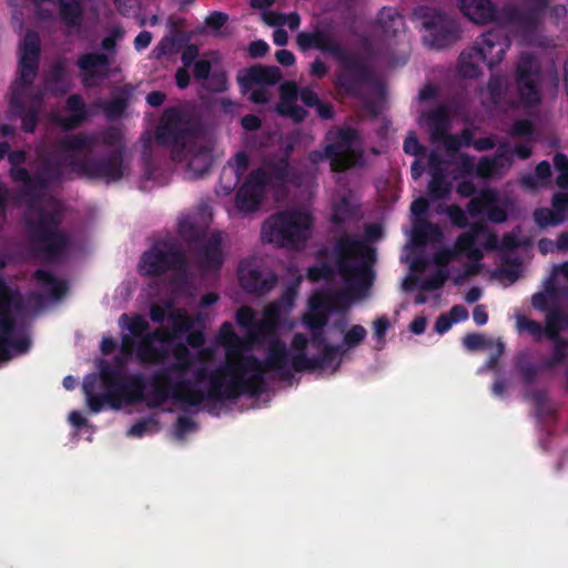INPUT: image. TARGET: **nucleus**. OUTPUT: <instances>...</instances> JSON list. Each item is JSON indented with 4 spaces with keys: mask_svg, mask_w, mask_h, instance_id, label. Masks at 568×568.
<instances>
[{
    "mask_svg": "<svg viewBox=\"0 0 568 568\" xmlns=\"http://www.w3.org/2000/svg\"><path fill=\"white\" fill-rule=\"evenodd\" d=\"M500 169V166L496 163V160L488 156H483L479 159L476 169L475 174L483 179L491 178L497 171Z\"/></svg>",
    "mask_w": 568,
    "mask_h": 568,
    "instance_id": "obj_60",
    "label": "nucleus"
},
{
    "mask_svg": "<svg viewBox=\"0 0 568 568\" xmlns=\"http://www.w3.org/2000/svg\"><path fill=\"white\" fill-rule=\"evenodd\" d=\"M325 155L331 162L334 172H344L355 166L363 158L361 136L356 129L351 126L338 128L327 135Z\"/></svg>",
    "mask_w": 568,
    "mask_h": 568,
    "instance_id": "obj_9",
    "label": "nucleus"
},
{
    "mask_svg": "<svg viewBox=\"0 0 568 568\" xmlns=\"http://www.w3.org/2000/svg\"><path fill=\"white\" fill-rule=\"evenodd\" d=\"M446 214L450 219L452 223L459 229H464L469 225L465 211L457 204L448 205L446 207Z\"/></svg>",
    "mask_w": 568,
    "mask_h": 568,
    "instance_id": "obj_63",
    "label": "nucleus"
},
{
    "mask_svg": "<svg viewBox=\"0 0 568 568\" xmlns=\"http://www.w3.org/2000/svg\"><path fill=\"white\" fill-rule=\"evenodd\" d=\"M274 329V325L267 321H255L253 325L247 329V342L252 343L260 341L266 335L271 334Z\"/></svg>",
    "mask_w": 568,
    "mask_h": 568,
    "instance_id": "obj_56",
    "label": "nucleus"
},
{
    "mask_svg": "<svg viewBox=\"0 0 568 568\" xmlns=\"http://www.w3.org/2000/svg\"><path fill=\"white\" fill-rule=\"evenodd\" d=\"M423 118L429 126V134L433 142H443L448 153H456L463 148L460 138L457 134L448 133L450 120L448 109L445 104H439L424 113Z\"/></svg>",
    "mask_w": 568,
    "mask_h": 568,
    "instance_id": "obj_20",
    "label": "nucleus"
},
{
    "mask_svg": "<svg viewBox=\"0 0 568 568\" xmlns=\"http://www.w3.org/2000/svg\"><path fill=\"white\" fill-rule=\"evenodd\" d=\"M150 392L146 395V399L144 403L149 408H158L165 404L170 398L174 402V394L173 392L162 387L161 385L150 382Z\"/></svg>",
    "mask_w": 568,
    "mask_h": 568,
    "instance_id": "obj_48",
    "label": "nucleus"
},
{
    "mask_svg": "<svg viewBox=\"0 0 568 568\" xmlns=\"http://www.w3.org/2000/svg\"><path fill=\"white\" fill-rule=\"evenodd\" d=\"M508 80L503 74H493L487 83V92L493 104L507 102Z\"/></svg>",
    "mask_w": 568,
    "mask_h": 568,
    "instance_id": "obj_44",
    "label": "nucleus"
},
{
    "mask_svg": "<svg viewBox=\"0 0 568 568\" xmlns=\"http://www.w3.org/2000/svg\"><path fill=\"white\" fill-rule=\"evenodd\" d=\"M196 382L185 378V374L178 375L174 394V403L183 407H197L206 402L204 390L196 387Z\"/></svg>",
    "mask_w": 568,
    "mask_h": 568,
    "instance_id": "obj_28",
    "label": "nucleus"
},
{
    "mask_svg": "<svg viewBox=\"0 0 568 568\" xmlns=\"http://www.w3.org/2000/svg\"><path fill=\"white\" fill-rule=\"evenodd\" d=\"M124 155L121 150H112L98 158L77 159L70 156L69 166L91 179H100L106 183L118 182L129 173Z\"/></svg>",
    "mask_w": 568,
    "mask_h": 568,
    "instance_id": "obj_12",
    "label": "nucleus"
},
{
    "mask_svg": "<svg viewBox=\"0 0 568 568\" xmlns=\"http://www.w3.org/2000/svg\"><path fill=\"white\" fill-rule=\"evenodd\" d=\"M564 327H567V314L558 307L549 311L546 315L545 336L557 338Z\"/></svg>",
    "mask_w": 568,
    "mask_h": 568,
    "instance_id": "obj_46",
    "label": "nucleus"
},
{
    "mask_svg": "<svg viewBox=\"0 0 568 568\" xmlns=\"http://www.w3.org/2000/svg\"><path fill=\"white\" fill-rule=\"evenodd\" d=\"M33 277L41 284L49 287V294L54 300L62 298L68 291L65 282L59 281L51 272L47 270H37L33 273Z\"/></svg>",
    "mask_w": 568,
    "mask_h": 568,
    "instance_id": "obj_43",
    "label": "nucleus"
},
{
    "mask_svg": "<svg viewBox=\"0 0 568 568\" xmlns=\"http://www.w3.org/2000/svg\"><path fill=\"white\" fill-rule=\"evenodd\" d=\"M248 166L250 158L245 151L236 152L234 158L229 160L220 176L225 194L231 193L237 186Z\"/></svg>",
    "mask_w": 568,
    "mask_h": 568,
    "instance_id": "obj_26",
    "label": "nucleus"
},
{
    "mask_svg": "<svg viewBox=\"0 0 568 568\" xmlns=\"http://www.w3.org/2000/svg\"><path fill=\"white\" fill-rule=\"evenodd\" d=\"M104 393L98 394L94 393L93 388L88 384H84L83 390L87 398V404L91 413L98 414L104 409L105 406H109L113 409H120V406L116 404L115 394L112 388H103Z\"/></svg>",
    "mask_w": 568,
    "mask_h": 568,
    "instance_id": "obj_37",
    "label": "nucleus"
},
{
    "mask_svg": "<svg viewBox=\"0 0 568 568\" xmlns=\"http://www.w3.org/2000/svg\"><path fill=\"white\" fill-rule=\"evenodd\" d=\"M267 174V181L270 179L278 182L285 183L288 180V174L291 171L290 164V151H286L281 158L276 160H271L265 163V169H263Z\"/></svg>",
    "mask_w": 568,
    "mask_h": 568,
    "instance_id": "obj_42",
    "label": "nucleus"
},
{
    "mask_svg": "<svg viewBox=\"0 0 568 568\" xmlns=\"http://www.w3.org/2000/svg\"><path fill=\"white\" fill-rule=\"evenodd\" d=\"M486 234H488V229L484 223H473L469 231L458 235L454 248H443L435 253V264L444 270L457 253L465 254L469 260L480 261L484 254L480 248L476 247V241L480 235Z\"/></svg>",
    "mask_w": 568,
    "mask_h": 568,
    "instance_id": "obj_15",
    "label": "nucleus"
},
{
    "mask_svg": "<svg viewBox=\"0 0 568 568\" xmlns=\"http://www.w3.org/2000/svg\"><path fill=\"white\" fill-rule=\"evenodd\" d=\"M297 48L302 52L316 49L328 53L338 61L334 87L349 98L363 99L365 89L373 84L375 74L363 57L347 51L328 31L315 28L296 36Z\"/></svg>",
    "mask_w": 568,
    "mask_h": 568,
    "instance_id": "obj_3",
    "label": "nucleus"
},
{
    "mask_svg": "<svg viewBox=\"0 0 568 568\" xmlns=\"http://www.w3.org/2000/svg\"><path fill=\"white\" fill-rule=\"evenodd\" d=\"M220 345L225 348L226 361L230 358L236 361L243 357L254 356L253 354H245L244 351L251 349V344L244 338L240 337L235 332L231 322H224L217 334Z\"/></svg>",
    "mask_w": 568,
    "mask_h": 568,
    "instance_id": "obj_25",
    "label": "nucleus"
},
{
    "mask_svg": "<svg viewBox=\"0 0 568 568\" xmlns=\"http://www.w3.org/2000/svg\"><path fill=\"white\" fill-rule=\"evenodd\" d=\"M65 109L71 114L59 120L64 130H74L81 126L89 118L85 102L80 94H71L65 101Z\"/></svg>",
    "mask_w": 568,
    "mask_h": 568,
    "instance_id": "obj_34",
    "label": "nucleus"
},
{
    "mask_svg": "<svg viewBox=\"0 0 568 568\" xmlns=\"http://www.w3.org/2000/svg\"><path fill=\"white\" fill-rule=\"evenodd\" d=\"M541 69L536 57L530 52L519 54L515 69V83L521 105L536 106L541 102Z\"/></svg>",
    "mask_w": 568,
    "mask_h": 568,
    "instance_id": "obj_13",
    "label": "nucleus"
},
{
    "mask_svg": "<svg viewBox=\"0 0 568 568\" xmlns=\"http://www.w3.org/2000/svg\"><path fill=\"white\" fill-rule=\"evenodd\" d=\"M536 224L541 227L556 226L565 221V215H560L554 209L538 207L532 213Z\"/></svg>",
    "mask_w": 568,
    "mask_h": 568,
    "instance_id": "obj_50",
    "label": "nucleus"
},
{
    "mask_svg": "<svg viewBox=\"0 0 568 568\" xmlns=\"http://www.w3.org/2000/svg\"><path fill=\"white\" fill-rule=\"evenodd\" d=\"M29 87L19 82L11 85V95L9 100V110L11 115L21 119V130L26 133H33L39 123V113L42 104V97L37 95L33 102L27 105L23 95Z\"/></svg>",
    "mask_w": 568,
    "mask_h": 568,
    "instance_id": "obj_19",
    "label": "nucleus"
},
{
    "mask_svg": "<svg viewBox=\"0 0 568 568\" xmlns=\"http://www.w3.org/2000/svg\"><path fill=\"white\" fill-rule=\"evenodd\" d=\"M282 79V71L276 65H255L247 69L246 73L239 77V82L244 90H250L253 84L274 85Z\"/></svg>",
    "mask_w": 568,
    "mask_h": 568,
    "instance_id": "obj_31",
    "label": "nucleus"
},
{
    "mask_svg": "<svg viewBox=\"0 0 568 568\" xmlns=\"http://www.w3.org/2000/svg\"><path fill=\"white\" fill-rule=\"evenodd\" d=\"M24 310V300L18 290L0 281V363L12 358L13 352L24 354L30 348L28 337L13 338L16 315Z\"/></svg>",
    "mask_w": 568,
    "mask_h": 568,
    "instance_id": "obj_7",
    "label": "nucleus"
},
{
    "mask_svg": "<svg viewBox=\"0 0 568 568\" xmlns=\"http://www.w3.org/2000/svg\"><path fill=\"white\" fill-rule=\"evenodd\" d=\"M175 362L171 363L172 368L178 371V375L186 374L194 366L195 361L206 363L213 356L211 348H201L193 354L185 344L178 343L172 351Z\"/></svg>",
    "mask_w": 568,
    "mask_h": 568,
    "instance_id": "obj_29",
    "label": "nucleus"
},
{
    "mask_svg": "<svg viewBox=\"0 0 568 568\" xmlns=\"http://www.w3.org/2000/svg\"><path fill=\"white\" fill-rule=\"evenodd\" d=\"M455 163V168L453 170V178L457 180L459 178H467L475 174L476 165L474 163L473 156L467 153H458Z\"/></svg>",
    "mask_w": 568,
    "mask_h": 568,
    "instance_id": "obj_53",
    "label": "nucleus"
},
{
    "mask_svg": "<svg viewBox=\"0 0 568 568\" xmlns=\"http://www.w3.org/2000/svg\"><path fill=\"white\" fill-rule=\"evenodd\" d=\"M81 82L85 88L97 85V80H104L110 75V58L102 52H88L81 54L75 62Z\"/></svg>",
    "mask_w": 568,
    "mask_h": 568,
    "instance_id": "obj_22",
    "label": "nucleus"
},
{
    "mask_svg": "<svg viewBox=\"0 0 568 568\" xmlns=\"http://www.w3.org/2000/svg\"><path fill=\"white\" fill-rule=\"evenodd\" d=\"M481 63H485V59L477 38L474 45L462 51L458 58V71L464 78L476 79L480 75Z\"/></svg>",
    "mask_w": 568,
    "mask_h": 568,
    "instance_id": "obj_32",
    "label": "nucleus"
},
{
    "mask_svg": "<svg viewBox=\"0 0 568 568\" xmlns=\"http://www.w3.org/2000/svg\"><path fill=\"white\" fill-rule=\"evenodd\" d=\"M59 8V18L69 29H75L82 26L84 18V8L82 0H55Z\"/></svg>",
    "mask_w": 568,
    "mask_h": 568,
    "instance_id": "obj_35",
    "label": "nucleus"
},
{
    "mask_svg": "<svg viewBox=\"0 0 568 568\" xmlns=\"http://www.w3.org/2000/svg\"><path fill=\"white\" fill-rule=\"evenodd\" d=\"M165 122L156 129L155 141L171 149L173 161H184L193 146L204 136L205 129L201 119L185 116L178 109H168Z\"/></svg>",
    "mask_w": 568,
    "mask_h": 568,
    "instance_id": "obj_5",
    "label": "nucleus"
},
{
    "mask_svg": "<svg viewBox=\"0 0 568 568\" xmlns=\"http://www.w3.org/2000/svg\"><path fill=\"white\" fill-rule=\"evenodd\" d=\"M47 81L50 91L55 95H63L71 88V84L67 78L65 67L61 61L52 65Z\"/></svg>",
    "mask_w": 568,
    "mask_h": 568,
    "instance_id": "obj_41",
    "label": "nucleus"
},
{
    "mask_svg": "<svg viewBox=\"0 0 568 568\" xmlns=\"http://www.w3.org/2000/svg\"><path fill=\"white\" fill-rule=\"evenodd\" d=\"M126 321V329L138 339L145 336L150 329L149 322L140 314H134L129 316L128 314H122L120 317V322Z\"/></svg>",
    "mask_w": 568,
    "mask_h": 568,
    "instance_id": "obj_51",
    "label": "nucleus"
},
{
    "mask_svg": "<svg viewBox=\"0 0 568 568\" xmlns=\"http://www.w3.org/2000/svg\"><path fill=\"white\" fill-rule=\"evenodd\" d=\"M186 257L176 243L169 240L156 241L145 251L139 262V271L144 276H161L169 271H183Z\"/></svg>",
    "mask_w": 568,
    "mask_h": 568,
    "instance_id": "obj_11",
    "label": "nucleus"
},
{
    "mask_svg": "<svg viewBox=\"0 0 568 568\" xmlns=\"http://www.w3.org/2000/svg\"><path fill=\"white\" fill-rule=\"evenodd\" d=\"M154 343L155 342H153L148 335L139 338V343L136 345V358L140 363L143 364L144 362L150 361L149 356L156 347Z\"/></svg>",
    "mask_w": 568,
    "mask_h": 568,
    "instance_id": "obj_64",
    "label": "nucleus"
},
{
    "mask_svg": "<svg viewBox=\"0 0 568 568\" xmlns=\"http://www.w3.org/2000/svg\"><path fill=\"white\" fill-rule=\"evenodd\" d=\"M276 372L283 378L292 377L287 368V347L281 339L268 343L264 359L257 356L225 361L216 368L205 365L194 371L196 384L207 383L204 390L206 402L222 403L235 400L243 395L258 397L266 390L265 374Z\"/></svg>",
    "mask_w": 568,
    "mask_h": 568,
    "instance_id": "obj_1",
    "label": "nucleus"
},
{
    "mask_svg": "<svg viewBox=\"0 0 568 568\" xmlns=\"http://www.w3.org/2000/svg\"><path fill=\"white\" fill-rule=\"evenodd\" d=\"M197 261L202 271H220L224 263L220 233L212 234L206 241L203 240L197 252Z\"/></svg>",
    "mask_w": 568,
    "mask_h": 568,
    "instance_id": "obj_24",
    "label": "nucleus"
},
{
    "mask_svg": "<svg viewBox=\"0 0 568 568\" xmlns=\"http://www.w3.org/2000/svg\"><path fill=\"white\" fill-rule=\"evenodd\" d=\"M71 155H65L63 160L47 159L44 160L34 175V187L43 191L49 187L51 183H59L63 176V165H69Z\"/></svg>",
    "mask_w": 568,
    "mask_h": 568,
    "instance_id": "obj_27",
    "label": "nucleus"
},
{
    "mask_svg": "<svg viewBox=\"0 0 568 568\" xmlns=\"http://www.w3.org/2000/svg\"><path fill=\"white\" fill-rule=\"evenodd\" d=\"M132 89L130 85L120 88L112 99L104 101L101 108L109 120H115L121 118L128 105L131 97Z\"/></svg>",
    "mask_w": 568,
    "mask_h": 568,
    "instance_id": "obj_36",
    "label": "nucleus"
},
{
    "mask_svg": "<svg viewBox=\"0 0 568 568\" xmlns=\"http://www.w3.org/2000/svg\"><path fill=\"white\" fill-rule=\"evenodd\" d=\"M176 377L178 371L175 368H172V365L169 364L166 366L153 371L150 375L149 381L154 382L171 392H174Z\"/></svg>",
    "mask_w": 568,
    "mask_h": 568,
    "instance_id": "obj_49",
    "label": "nucleus"
},
{
    "mask_svg": "<svg viewBox=\"0 0 568 568\" xmlns=\"http://www.w3.org/2000/svg\"><path fill=\"white\" fill-rule=\"evenodd\" d=\"M517 369H518L520 377L525 384L535 383L538 374L540 373V367L530 362L519 361L517 363Z\"/></svg>",
    "mask_w": 568,
    "mask_h": 568,
    "instance_id": "obj_62",
    "label": "nucleus"
},
{
    "mask_svg": "<svg viewBox=\"0 0 568 568\" xmlns=\"http://www.w3.org/2000/svg\"><path fill=\"white\" fill-rule=\"evenodd\" d=\"M168 318L172 326V331L170 332L173 334V337H178L190 332L194 324L186 311L181 308L170 312Z\"/></svg>",
    "mask_w": 568,
    "mask_h": 568,
    "instance_id": "obj_47",
    "label": "nucleus"
},
{
    "mask_svg": "<svg viewBox=\"0 0 568 568\" xmlns=\"http://www.w3.org/2000/svg\"><path fill=\"white\" fill-rule=\"evenodd\" d=\"M496 341L479 333H468L463 337V345L469 352L493 349Z\"/></svg>",
    "mask_w": 568,
    "mask_h": 568,
    "instance_id": "obj_52",
    "label": "nucleus"
},
{
    "mask_svg": "<svg viewBox=\"0 0 568 568\" xmlns=\"http://www.w3.org/2000/svg\"><path fill=\"white\" fill-rule=\"evenodd\" d=\"M378 21L385 31L396 32L398 27L403 24V17L394 8H383Z\"/></svg>",
    "mask_w": 568,
    "mask_h": 568,
    "instance_id": "obj_55",
    "label": "nucleus"
},
{
    "mask_svg": "<svg viewBox=\"0 0 568 568\" xmlns=\"http://www.w3.org/2000/svg\"><path fill=\"white\" fill-rule=\"evenodd\" d=\"M100 381L103 388H112L116 404L133 405L146 399V381L142 374L125 375L122 365H103L100 369Z\"/></svg>",
    "mask_w": 568,
    "mask_h": 568,
    "instance_id": "obj_10",
    "label": "nucleus"
},
{
    "mask_svg": "<svg viewBox=\"0 0 568 568\" xmlns=\"http://www.w3.org/2000/svg\"><path fill=\"white\" fill-rule=\"evenodd\" d=\"M518 328L521 331H527L536 341H540L545 335V327L535 320L526 318L525 316H520L518 318Z\"/></svg>",
    "mask_w": 568,
    "mask_h": 568,
    "instance_id": "obj_61",
    "label": "nucleus"
},
{
    "mask_svg": "<svg viewBox=\"0 0 568 568\" xmlns=\"http://www.w3.org/2000/svg\"><path fill=\"white\" fill-rule=\"evenodd\" d=\"M448 280V272L439 268L437 272L430 274L420 285V288L426 292L436 291L444 286Z\"/></svg>",
    "mask_w": 568,
    "mask_h": 568,
    "instance_id": "obj_58",
    "label": "nucleus"
},
{
    "mask_svg": "<svg viewBox=\"0 0 568 568\" xmlns=\"http://www.w3.org/2000/svg\"><path fill=\"white\" fill-rule=\"evenodd\" d=\"M313 216L300 210L278 211L261 226V240L276 247L302 248L310 240Z\"/></svg>",
    "mask_w": 568,
    "mask_h": 568,
    "instance_id": "obj_4",
    "label": "nucleus"
},
{
    "mask_svg": "<svg viewBox=\"0 0 568 568\" xmlns=\"http://www.w3.org/2000/svg\"><path fill=\"white\" fill-rule=\"evenodd\" d=\"M13 181L22 182L24 187L22 196L26 199V213L23 224L27 240L31 250L49 262H58L68 253L72 239L68 231L62 229L64 219L60 204L51 209L44 207L38 201L40 194L36 192L34 175L23 166H13L10 170Z\"/></svg>",
    "mask_w": 568,
    "mask_h": 568,
    "instance_id": "obj_2",
    "label": "nucleus"
},
{
    "mask_svg": "<svg viewBox=\"0 0 568 568\" xmlns=\"http://www.w3.org/2000/svg\"><path fill=\"white\" fill-rule=\"evenodd\" d=\"M104 146L121 150L125 154V143L120 128L108 126L100 134H68L57 141V146L65 152L92 151L98 143Z\"/></svg>",
    "mask_w": 568,
    "mask_h": 568,
    "instance_id": "obj_14",
    "label": "nucleus"
},
{
    "mask_svg": "<svg viewBox=\"0 0 568 568\" xmlns=\"http://www.w3.org/2000/svg\"><path fill=\"white\" fill-rule=\"evenodd\" d=\"M549 4L545 7L540 2H534V6L525 11H520L517 8H509L506 11V16L509 21L529 30L535 31L541 21L545 11Z\"/></svg>",
    "mask_w": 568,
    "mask_h": 568,
    "instance_id": "obj_33",
    "label": "nucleus"
},
{
    "mask_svg": "<svg viewBox=\"0 0 568 568\" xmlns=\"http://www.w3.org/2000/svg\"><path fill=\"white\" fill-rule=\"evenodd\" d=\"M498 202V195L493 189H484L476 196H473L467 204L470 216L476 217L486 214L491 204Z\"/></svg>",
    "mask_w": 568,
    "mask_h": 568,
    "instance_id": "obj_39",
    "label": "nucleus"
},
{
    "mask_svg": "<svg viewBox=\"0 0 568 568\" xmlns=\"http://www.w3.org/2000/svg\"><path fill=\"white\" fill-rule=\"evenodd\" d=\"M479 48L483 49L485 63L489 70L496 68L510 48V40L500 28L488 30L478 37Z\"/></svg>",
    "mask_w": 568,
    "mask_h": 568,
    "instance_id": "obj_23",
    "label": "nucleus"
},
{
    "mask_svg": "<svg viewBox=\"0 0 568 568\" xmlns=\"http://www.w3.org/2000/svg\"><path fill=\"white\" fill-rule=\"evenodd\" d=\"M352 217V207L347 199L343 197L332 206L331 222L336 226L344 225Z\"/></svg>",
    "mask_w": 568,
    "mask_h": 568,
    "instance_id": "obj_54",
    "label": "nucleus"
},
{
    "mask_svg": "<svg viewBox=\"0 0 568 568\" xmlns=\"http://www.w3.org/2000/svg\"><path fill=\"white\" fill-rule=\"evenodd\" d=\"M334 268L326 262L311 266L307 271V277L311 282H320L322 280H329L334 276Z\"/></svg>",
    "mask_w": 568,
    "mask_h": 568,
    "instance_id": "obj_59",
    "label": "nucleus"
},
{
    "mask_svg": "<svg viewBox=\"0 0 568 568\" xmlns=\"http://www.w3.org/2000/svg\"><path fill=\"white\" fill-rule=\"evenodd\" d=\"M40 59V39L37 32L27 31L19 62V77L14 82L30 87L38 75Z\"/></svg>",
    "mask_w": 568,
    "mask_h": 568,
    "instance_id": "obj_21",
    "label": "nucleus"
},
{
    "mask_svg": "<svg viewBox=\"0 0 568 568\" xmlns=\"http://www.w3.org/2000/svg\"><path fill=\"white\" fill-rule=\"evenodd\" d=\"M266 183L267 174L263 168L252 170L236 192V209L243 213L257 211L264 197Z\"/></svg>",
    "mask_w": 568,
    "mask_h": 568,
    "instance_id": "obj_17",
    "label": "nucleus"
},
{
    "mask_svg": "<svg viewBox=\"0 0 568 568\" xmlns=\"http://www.w3.org/2000/svg\"><path fill=\"white\" fill-rule=\"evenodd\" d=\"M367 332L364 326L359 324L353 325L343 337V347L354 348L359 345L366 337Z\"/></svg>",
    "mask_w": 568,
    "mask_h": 568,
    "instance_id": "obj_57",
    "label": "nucleus"
},
{
    "mask_svg": "<svg viewBox=\"0 0 568 568\" xmlns=\"http://www.w3.org/2000/svg\"><path fill=\"white\" fill-rule=\"evenodd\" d=\"M321 351L320 355L312 357L307 356V354H293L291 359L287 354V368L291 374L293 375V372L302 373L324 369L336 361L338 354L343 357L346 352L343 345L335 344L325 345ZM341 363L342 358L335 363L334 372L338 369Z\"/></svg>",
    "mask_w": 568,
    "mask_h": 568,
    "instance_id": "obj_18",
    "label": "nucleus"
},
{
    "mask_svg": "<svg viewBox=\"0 0 568 568\" xmlns=\"http://www.w3.org/2000/svg\"><path fill=\"white\" fill-rule=\"evenodd\" d=\"M239 281L245 292L263 296L276 285L277 275L257 260L252 258L240 263Z\"/></svg>",
    "mask_w": 568,
    "mask_h": 568,
    "instance_id": "obj_16",
    "label": "nucleus"
},
{
    "mask_svg": "<svg viewBox=\"0 0 568 568\" xmlns=\"http://www.w3.org/2000/svg\"><path fill=\"white\" fill-rule=\"evenodd\" d=\"M462 13L477 24H486L496 19L497 9L491 0H459Z\"/></svg>",
    "mask_w": 568,
    "mask_h": 568,
    "instance_id": "obj_30",
    "label": "nucleus"
},
{
    "mask_svg": "<svg viewBox=\"0 0 568 568\" xmlns=\"http://www.w3.org/2000/svg\"><path fill=\"white\" fill-rule=\"evenodd\" d=\"M443 239V231L440 227L429 221H422L414 225L413 241L417 245H425L429 242L436 243Z\"/></svg>",
    "mask_w": 568,
    "mask_h": 568,
    "instance_id": "obj_38",
    "label": "nucleus"
},
{
    "mask_svg": "<svg viewBox=\"0 0 568 568\" xmlns=\"http://www.w3.org/2000/svg\"><path fill=\"white\" fill-rule=\"evenodd\" d=\"M178 233L183 241L190 244H201L206 235V230L190 217H182L178 224Z\"/></svg>",
    "mask_w": 568,
    "mask_h": 568,
    "instance_id": "obj_40",
    "label": "nucleus"
},
{
    "mask_svg": "<svg viewBox=\"0 0 568 568\" xmlns=\"http://www.w3.org/2000/svg\"><path fill=\"white\" fill-rule=\"evenodd\" d=\"M452 192V183L446 180L444 170H437L432 173L428 183V193L433 200H444Z\"/></svg>",
    "mask_w": 568,
    "mask_h": 568,
    "instance_id": "obj_45",
    "label": "nucleus"
},
{
    "mask_svg": "<svg viewBox=\"0 0 568 568\" xmlns=\"http://www.w3.org/2000/svg\"><path fill=\"white\" fill-rule=\"evenodd\" d=\"M334 255L338 273L349 286L358 291L368 290L374 280L367 263L352 264L355 258H371L374 251L362 240L353 235H343L334 244Z\"/></svg>",
    "mask_w": 568,
    "mask_h": 568,
    "instance_id": "obj_6",
    "label": "nucleus"
},
{
    "mask_svg": "<svg viewBox=\"0 0 568 568\" xmlns=\"http://www.w3.org/2000/svg\"><path fill=\"white\" fill-rule=\"evenodd\" d=\"M413 17L420 22L422 29L425 32L423 41L430 49H448L462 38V29L458 21L436 8L418 6L414 9Z\"/></svg>",
    "mask_w": 568,
    "mask_h": 568,
    "instance_id": "obj_8",
    "label": "nucleus"
}]
</instances>
